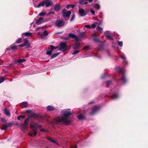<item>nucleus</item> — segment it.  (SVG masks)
I'll list each match as a JSON object with an SVG mask.
<instances>
[{"label":"nucleus","instance_id":"nucleus-15","mask_svg":"<svg viewBox=\"0 0 148 148\" xmlns=\"http://www.w3.org/2000/svg\"><path fill=\"white\" fill-rule=\"evenodd\" d=\"M4 114L6 116H10V112L9 110L7 108H5L4 110Z\"/></svg>","mask_w":148,"mask_h":148},{"label":"nucleus","instance_id":"nucleus-37","mask_svg":"<svg viewBox=\"0 0 148 148\" xmlns=\"http://www.w3.org/2000/svg\"><path fill=\"white\" fill-rule=\"evenodd\" d=\"M1 121L4 123H6L7 122L5 118H2L1 119Z\"/></svg>","mask_w":148,"mask_h":148},{"label":"nucleus","instance_id":"nucleus-6","mask_svg":"<svg viewBox=\"0 0 148 148\" xmlns=\"http://www.w3.org/2000/svg\"><path fill=\"white\" fill-rule=\"evenodd\" d=\"M59 50L60 51H64L67 49V46L64 42H61L59 45Z\"/></svg>","mask_w":148,"mask_h":148},{"label":"nucleus","instance_id":"nucleus-31","mask_svg":"<svg viewBox=\"0 0 148 148\" xmlns=\"http://www.w3.org/2000/svg\"><path fill=\"white\" fill-rule=\"evenodd\" d=\"M60 8V4H57L54 7V9H59Z\"/></svg>","mask_w":148,"mask_h":148},{"label":"nucleus","instance_id":"nucleus-34","mask_svg":"<svg viewBox=\"0 0 148 148\" xmlns=\"http://www.w3.org/2000/svg\"><path fill=\"white\" fill-rule=\"evenodd\" d=\"M106 37L107 38H108L110 40H113V39L112 37L110 35H106Z\"/></svg>","mask_w":148,"mask_h":148},{"label":"nucleus","instance_id":"nucleus-13","mask_svg":"<svg viewBox=\"0 0 148 148\" xmlns=\"http://www.w3.org/2000/svg\"><path fill=\"white\" fill-rule=\"evenodd\" d=\"M43 18L42 17H40L36 21V23L37 25H39L43 22Z\"/></svg>","mask_w":148,"mask_h":148},{"label":"nucleus","instance_id":"nucleus-26","mask_svg":"<svg viewBox=\"0 0 148 148\" xmlns=\"http://www.w3.org/2000/svg\"><path fill=\"white\" fill-rule=\"evenodd\" d=\"M8 127L6 125H3L2 127H1L0 128L2 130H6L8 129Z\"/></svg>","mask_w":148,"mask_h":148},{"label":"nucleus","instance_id":"nucleus-53","mask_svg":"<svg viewBox=\"0 0 148 148\" xmlns=\"http://www.w3.org/2000/svg\"><path fill=\"white\" fill-rule=\"evenodd\" d=\"M19 46L20 47H23L24 46H26V45L24 43L23 44H21L19 45Z\"/></svg>","mask_w":148,"mask_h":148},{"label":"nucleus","instance_id":"nucleus-4","mask_svg":"<svg viewBox=\"0 0 148 148\" xmlns=\"http://www.w3.org/2000/svg\"><path fill=\"white\" fill-rule=\"evenodd\" d=\"M29 118H27L25 121L24 124H21L20 125L21 129L23 130L24 133L27 132V125L28 124Z\"/></svg>","mask_w":148,"mask_h":148},{"label":"nucleus","instance_id":"nucleus-21","mask_svg":"<svg viewBox=\"0 0 148 148\" xmlns=\"http://www.w3.org/2000/svg\"><path fill=\"white\" fill-rule=\"evenodd\" d=\"M80 42H76L75 44L73 46V49H75L77 48L78 47L80 46Z\"/></svg>","mask_w":148,"mask_h":148},{"label":"nucleus","instance_id":"nucleus-63","mask_svg":"<svg viewBox=\"0 0 148 148\" xmlns=\"http://www.w3.org/2000/svg\"><path fill=\"white\" fill-rule=\"evenodd\" d=\"M57 10V12H58V10Z\"/></svg>","mask_w":148,"mask_h":148},{"label":"nucleus","instance_id":"nucleus-24","mask_svg":"<svg viewBox=\"0 0 148 148\" xmlns=\"http://www.w3.org/2000/svg\"><path fill=\"white\" fill-rule=\"evenodd\" d=\"M75 7V5H74L70 4V5H67L66 6V8L67 9H69L71 8L73 9Z\"/></svg>","mask_w":148,"mask_h":148},{"label":"nucleus","instance_id":"nucleus-45","mask_svg":"<svg viewBox=\"0 0 148 148\" xmlns=\"http://www.w3.org/2000/svg\"><path fill=\"white\" fill-rule=\"evenodd\" d=\"M21 38H19L16 41V43H19L21 42Z\"/></svg>","mask_w":148,"mask_h":148},{"label":"nucleus","instance_id":"nucleus-20","mask_svg":"<svg viewBox=\"0 0 148 148\" xmlns=\"http://www.w3.org/2000/svg\"><path fill=\"white\" fill-rule=\"evenodd\" d=\"M25 59H19L15 61V63L16 64H19L21 62H23L25 61Z\"/></svg>","mask_w":148,"mask_h":148},{"label":"nucleus","instance_id":"nucleus-25","mask_svg":"<svg viewBox=\"0 0 148 148\" xmlns=\"http://www.w3.org/2000/svg\"><path fill=\"white\" fill-rule=\"evenodd\" d=\"M78 118L80 120H83L84 119V116L82 114H80L77 116Z\"/></svg>","mask_w":148,"mask_h":148},{"label":"nucleus","instance_id":"nucleus-14","mask_svg":"<svg viewBox=\"0 0 148 148\" xmlns=\"http://www.w3.org/2000/svg\"><path fill=\"white\" fill-rule=\"evenodd\" d=\"M79 12L80 14V16H85L87 14L84 10H79Z\"/></svg>","mask_w":148,"mask_h":148},{"label":"nucleus","instance_id":"nucleus-57","mask_svg":"<svg viewBox=\"0 0 148 148\" xmlns=\"http://www.w3.org/2000/svg\"><path fill=\"white\" fill-rule=\"evenodd\" d=\"M28 135L30 136H33V135L31 133H28Z\"/></svg>","mask_w":148,"mask_h":148},{"label":"nucleus","instance_id":"nucleus-47","mask_svg":"<svg viewBox=\"0 0 148 148\" xmlns=\"http://www.w3.org/2000/svg\"><path fill=\"white\" fill-rule=\"evenodd\" d=\"M119 45L121 47H122L123 46V42L122 41H118Z\"/></svg>","mask_w":148,"mask_h":148},{"label":"nucleus","instance_id":"nucleus-60","mask_svg":"<svg viewBox=\"0 0 148 148\" xmlns=\"http://www.w3.org/2000/svg\"><path fill=\"white\" fill-rule=\"evenodd\" d=\"M72 148H77V147L75 145L74 147H72Z\"/></svg>","mask_w":148,"mask_h":148},{"label":"nucleus","instance_id":"nucleus-23","mask_svg":"<svg viewBox=\"0 0 148 148\" xmlns=\"http://www.w3.org/2000/svg\"><path fill=\"white\" fill-rule=\"evenodd\" d=\"M119 95L118 94H114L112 95L111 96V97L113 99H116L119 97Z\"/></svg>","mask_w":148,"mask_h":148},{"label":"nucleus","instance_id":"nucleus-33","mask_svg":"<svg viewBox=\"0 0 148 148\" xmlns=\"http://www.w3.org/2000/svg\"><path fill=\"white\" fill-rule=\"evenodd\" d=\"M47 139L48 140H50L51 142H53L54 143H56V144L58 145V144L57 143H56V142L55 141L53 140L51 138H47Z\"/></svg>","mask_w":148,"mask_h":148},{"label":"nucleus","instance_id":"nucleus-40","mask_svg":"<svg viewBox=\"0 0 148 148\" xmlns=\"http://www.w3.org/2000/svg\"><path fill=\"white\" fill-rule=\"evenodd\" d=\"M112 83L111 81H107L106 82V84L107 86L110 85Z\"/></svg>","mask_w":148,"mask_h":148},{"label":"nucleus","instance_id":"nucleus-42","mask_svg":"<svg viewBox=\"0 0 148 148\" xmlns=\"http://www.w3.org/2000/svg\"><path fill=\"white\" fill-rule=\"evenodd\" d=\"M13 124V123H7L6 125L8 127H11Z\"/></svg>","mask_w":148,"mask_h":148},{"label":"nucleus","instance_id":"nucleus-44","mask_svg":"<svg viewBox=\"0 0 148 148\" xmlns=\"http://www.w3.org/2000/svg\"><path fill=\"white\" fill-rule=\"evenodd\" d=\"M84 27L87 28L88 29H90V28H91V26L89 25H86Z\"/></svg>","mask_w":148,"mask_h":148},{"label":"nucleus","instance_id":"nucleus-3","mask_svg":"<svg viewBox=\"0 0 148 148\" xmlns=\"http://www.w3.org/2000/svg\"><path fill=\"white\" fill-rule=\"evenodd\" d=\"M71 13V11H67V10H63L62 11V16L65 20L69 19Z\"/></svg>","mask_w":148,"mask_h":148},{"label":"nucleus","instance_id":"nucleus-41","mask_svg":"<svg viewBox=\"0 0 148 148\" xmlns=\"http://www.w3.org/2000/svg\"><path fill=\"white\" fill-rule=\"evenodd\" d=\"M94 36H95V38H94L93 39V40L96 41H98V39L97 38V36L96 35V34H95Z\"/></svg>","mask_w":148,"mask_h":148},{"label":"nucleus","instance_id":"nucleus-9","mask_svg":"<svg viewBox=\"0 0 148 148\" xmlns=\"http://www.w3.org/2000/svg\"><path fill=\"white\" fill-rule=\"evenodd\" d=\"M100 108L98 106H94L92 108V112L90 113L91 115H92L97 112L99 109Z\"/></svg>","mask_w":148,"mask_h":148},{"label":"nucleus","instance_id":"nucleus-32","mask_svg":"<svg viewBox=\"0 0 148 148\" xmlns=\"http://www.w3.org/2000/svg\"><path fill=\"white\" fill-rule=\"evenodd\" d=\"M120 57H121L122 59H124L125 60V61H124V63L125 64H127V61L125 60L126 59V57L124 55H122V56H120Z\"/></svg>","mask_w":148,"mask_h":148},{"label":"nucleus","instance_id":"nucleus-30","mask_svg":"<svg viewBox=\"0 0 148 148\" xmlns=\"http://www.w3.org/2000/svg\"><path fill=\"white\" fill-rule=\"evenodd\" d=\"M11 49L12 50H15L17 49V46L16 45H12L10 47Z\"/></svg>","mask_w":148,"mask_h":148},{"label":"nucleus","instance_id":"nucleus-51","mask_svg":"<svg viewBox=\"0 0 148 148\" xmlns=\"http://www.w3.org/2000/svg\"><path fill=\"white\" fill-rule=\"evenodd\" d=\"M100 8V5L99 4H97V5L96 7V8L97 9H99Z\"/></svg>","mask_w":148,"mask_h":148},{"label":"nucleus","instance_id":"nucleus-29","mask_svg":"<svg viewBox=\"0 0 148 148\" xmlns=\"http://www.w3.org/2000/svg\"><path fill=\"white\" fill-rule=\"evenodd\" d=\"M23 34L26 36H31L32 34V33L29 32H26L22 34V35Z\"/></svg>","mask_w":148,"mask_h":148},{"label":"nucleus","instance_id":"nucleus-62","mask_svg":"<svg viewBox=\"0 0 148 148\" xmlns=\"http://www.w3.org/2000/svg\"><path fill=\"white\" fill-rule=\"evenodd\" d=\"M79 9L82 10V9H82V8H80Z\"/></svg>","mask_w":148,"mask_h":148},{"label":"nucleus","instance_id":"nucleus-10","mask_svg":"<svg viewBox=\"0 0 148 148\" xmlns=\"http://www.w3.org/2000/svg\"><path fill=\"white\" fill-rule=\"evenodd\" d=\"M51 49L47 52L46 53V54L49 56H51L52 54V52L53 51L56 49L57 48V47H55L53 46V45H51L50 46Z\"/></svg>","mask_w":148,"mask_h":148},{"label":"nucleus","instance_id":"nucleus-52","mask_svg":"<svg viewBox=\"0 0 148 148\" xmlns=\"http://www.w3.org/2000/svg\"><path fill=\"white\" fill-rule=\"evenodd\" d=\"M89 47L88 46H86L85 47H84V48L85 49L88 50L89 49Z\"/></svg>","mask_w":148,"mask_h":148},{"label":"nucleus","instance_id":"nucleus-1","mask_svg":"<svg viewBox=\"0 0 148 148\" xmlns=\"http://www.w3.org/2000/svg\"><path fill=\"white\" fill-rule=\"evenodd\" d=\"M61 114L63 116H58L55 118L56 121L58 122H62L65 125L70 123L71 120L69 119V117L71 114L70 109H64L61 112Z\"/></svg>","mask_w":148,"mask_h":148},{"label":"nucleus","instance_id":"nucleus-27","mask_svg":"<svg viewBox=\"0 0 148 148\" xmlns=\"http://www.w3.org/2000/svg\"><path fill=\"white\" fill-rule=\"evenodd\" d=\"M59 54H60V53H56L53 54L51 56V58L53 59V58H55L56 56H57Z\"/></svg>","mask_w":148,"mask_h":148},{"label":"nucleus","instance_id":"nucleus-39","mask_svg":"<svg viewBox=\"0 0 148 148\" xmlns=\"http://www.w3.org/2000/svg\"><path fill=\"white\" fill-rule=\"evenodd\" d=\"M80 51L79 50H75L72 53V55H74L78 53Z\"/></svg>","mask_w":148,"mask_h":148},{"label":"nucleus","instance_id":"nucleus-7","mask_svg":"<svg viewBox=\"0 0 148 148\" xmlns=\"http://www.w3.org/2000/svg\"><path fill=\"white\" fill-rule=\"evenodd\" d=\"M26 113L29 114V116L30 117H34L36 118L39 117V116L36 113H34L31 110H27L26 111Z\"/></svg>","mask_w":148,"mask_h":148},{"label":"nucleus","instance_id":"nucleus-56","mask_svg":"<svg viewBox=\"0 0 148 148\" xmlns=\"http://www.w3.org/2000/svg\"><path fill=\"white\" fill-rule=\"evenodd\" d=\"M110 33V31H106L105 32V34H109Z\"/></svg>","mask_w":148,"mask_h":148},{"label":"nucleus","instance_id":"nucleus-43","mask_svg":"<svg viewBox=\"0 0 148 148\" xmlns=\"http://www.w3.org/2000/svg\"><path fill=\"white\" fill-rule=\"evenodd\" d=\"M4 80V77H2L0 78V83H2Z\"/></svg>","mask_w":148,"mask_h":148},{"label":"nucleus","instance_id":"nucleus-50","mask_svg":"<svg viewBox=\"0 0 148 148\" xmlns=\"http://www.w3.org/2000/svg\"><path fill=\"white\" fill-rule=\"evenodd\" d=\"M97 29L98 30H102V28L99 27H98Z\"/></svg>","mask_w":148,"mask_h":148},{"label":"nucleus","instance_id":"nucleus-58","mask_svg":"<svg viewBox=\"0 0 148 148\" xmlns=\"http://www.w3.org/2000/svg\"><path fill=\"white\" fill-rule=\"evenodd\" d=\"M93 0H87V2H88V1L89 2H92Z\"/></svg>","mask_w":148,"mask_h":148},{"label":"nucleus","instance_id":"nucleus-5","mask_svg":"<svg viewBox=\"0 0 148 148\" xmlns=\"http://www.w3.org/2000/svg\"><path fill=\"white\" fill-rule=\"evenodd\" d=\"M119 73L123 75V76L121 79H119V80H121L123 84L125 83L127 80L125 76L124 75L125 73V69L123 68H121L120 70Z\"/></svg>","mask_w":148,"mask_h":148},{"label":"nucleus","instance_id":"nucleus-59","mask_svg":"<svg viewBox=\"0 0 148 148\" xmlns=\"http://www.w3.org/2000/svg\"><path fill=\"white\" fill-rule=\"evenodd\" d=\"M93 101H92L91 102H89V104H90V103H93Z\"/></svg>","mask_w":148,"mask_h":148},{"label":"nucleus","instance_id":"nucleus-64","mask_svg":"<svg viewBox=\"0 0 148 148\" xmlns=\"http://www.w3.org/2000/svg\"><path fill=\"white\" fill-rule=\"evenodd\" d=\"M39 28V29H41V28L40 27H39V28Z\"/></svg>","mask_w":148,"mask_h":148},{"label":"nucleus","instance_id":"nucleus-36","mask_svg":"<svg viewBox=\"0 0 148 148\" xmlns=\"http://www.w3.org/2000/svg\"><path fill=\"white\" fill-rule=\"evenodd\" d=\"M84 33L82 32L80 33L79 34V36L82 38H84Z\"/></svg>","mask_w":148,"mask_h":148},{"label":"nucleus","instance_id":"nucleus-19","mask_svg":"<svg viewBox=\"0 0 148 148\" xmlns=\"http://www.w3.org/2000/svg\"><path fill=\"white\" fill-rule=\"evenodd\" d=\"M88 3L87 0H80L79 1V3L80 5H83Z\"/></svg>","mask_w":148,"mask_h":148},{"label":"nucleus","instance_id":"nucleus-12","mask_svg":"<svg viewBox=\"0 0 148 148\" xmlns=\"http://www.w3.org/2000/svg\"><path fill=\"white\" fill-rule=\"evenodd\" d=\"M21 106L22 108H26L28 106V104L27 102L25 101L21 104Z\"/></svg>","mask_w":148,"mask_h":148},{"label":"nucleus","instance_id":"nucleus-22","mask_svg":"<svg viewBox=\"0 0 148 148\" xmlns=\"http://www.w3.org/2000/svg\"><path fill=\"white\" fill-rule=\"evenodd\" d=\"M47 111H51L53 110H54V108L52 106H49L47 107Z\"/></svg>","mask_w":148,"mask_h":148},{"label":"nucleus","instance_id":"nucleus-18","mask_svg":"<svg viewBox=\"0 0 148 148\" xmlns=\"http://www.w3.org/2000/svg\"><path fill=\"white\" fill-rule=\"evenodd\" d=\"M101 24L100 23H99L97 22H95L93 24H92L91 25V28H95L96 26H97Z\"/></svg>","mask_w":148,"mask_h":148},{"label":"nucleus","instance_id":"nucleus-28","mask_svg":"<svg viewBox=\"0 0 148 148\" xmlns=\"http://www.w3.org/2000/svg\"><path fill=\"white\" fill-rule=\"evenodd\" d=\"M69 36L73 38H75L76 37V36L73 33H70L69 34Z\"/></svg>","mask_w":148,"mask_h":148},{"label":"nucleus","instance_id":"nucleus-16","mask_svg":"<svg viewBox=\"0 0 148 148\" xmlns=\"http://www.w3.org/2000/svg\"><path fill=\"white\" fill-rule=\"evenodd\" d=\"M24 44L26 45V46L27 48H29L30 47V45L28 42V41L27 38L24 39Z\"/></svg>","mask_w":148,"mask_h":148},{"label":"nucleus","instance_id":"nucleus-35","mask_svg":"<svg viewBox=\"0 0 148 148\" xmlns=\"http://www.w3.org/2000/svg\"><path fill=\"white\" fill-rule=\"evenodd\" d=\"M25 118V116H24L20 115L18 117L17 119L18 120H20L21 118L24 119Z\"/></svg>","mask_w":148,"mask_h":148},{"label":"nucleus","instance_id":"nucleus-48","mask_svg":"<svg viewBox=\"0 0 148 148\" xmlns=\"http://www.w3.org/2000/svg\"><path fill=\"white\" fill-rule=\"evenodd\" d=\"M43 33L44 34L46 35H48L49 34L48 32L46 30H45Z\"/></svg>","mask_w":148,"mask_h":148},{"label":"nucleus","instance_id":"nucleus-49","mask_svg":"<svg viewBox=\"0 0 148 148\" xmlns=\"http://www.w3.org/2000/svg\"><path fill=\"white\" fill-rule=\"evenodd\" d=\"M40 130L41 131L43 132H47L46 129L44 128L41 129H40Z\"/></svg>","mask_w":148,"mask_h":148},{"label":"nucleus","instance_id":"nucleus-55","mask_svg":"<svg viewBox=\"0 0 148 148\" xmlns=\"http://www.w3.org/2000/svg\"><path fill=\"white\" fill-rule=\"evenodd\" d=\"M90 12L92 14H93L94 15L95 14V12L94 11V10H90Z\"/></svg>","mask_w":148,"mask_h":148},{"label":"nucleus","instance_id":"nucleus-17","mask_svg":"<svg viewBox=\"0 0 148 148\" xmlns=\"http://www.w3.org/2000/svg\"><path fill=\"white\" fill-rule=\"evenodd\" d=\"M45 2H44V0L43 1L40 2L38 5H36L35 7H37V8H39L41 7H43L45 6Z\"/></svg>","mask_w":148,"mask_h":148},{"label":"nucleus","instance_id":"nucleus-8","mask_svg":"<svg viewBox=\"0 0 148 148\" xmlns=\"http://www.w3.org/2000/svg\"><path fill=\"white\" fill-rule=\"evenodd\" d=\"M64 24V22L61 20H57L55 22V25L58 27H62Z\"/></svg>","mask_w":148,"mask_h":148},{"label":"nucleus","instance_id":"nucleus-61","mask_svg":"<svg viewBox=\"0 0 148 148\" xmlns=\"http://www.w3.org/2000/svg\"><path fill=\"white\" fill-rule=\"evenodd\" d=\"M40 118H42V116H40Z\"/></svg>","mask_w":148,"mask_h":148},{"label":"nucleus","instance_id":"nucleus-46","mask_svg":"<svg viewBox=\"0 0 148 148\" xmlns=\"http://www.w3.org/2000/svg\"><path fill=\"white\" fill-rule=\"evenodd\" d=\"M45 15V13L43 12H41L40 14H39L38 15L39 16H44Z\"/></svg>","mask_w":148,"mask_h":148},{"label":"nucleus","instance_id":"nucleus-11","mask_svg":"<svg viewBox=\"0 0 148 148\" xmlns=\"http://www.w3.org/2000/svg\"><path fill=\"white\" fill-rule=\"evenodd\" d=\"M44 2L46 7L51 6L53 4V2L50 0H44Z\"/></svg>","mask_w":148,"mask_h":148},{"label":"nucleus","instance_id":"nucleus-54","mask_svg":"<svg viewBox=\"0 0 148 148\" xmlns=\"http://www.w3.org/2000/svg\"><path fill=\"white\" fill-rule=\"evenodd\" d=\"M106 76H107L106 74H104L103 75L101 76V78H104Z\"/></svg>","mask_w":148,"mask_h":148},{"label":"nucleus","instance_id":"nucleus-38","mask_svg":"<svg viewBox=\"0 0 148 148\" xmlns=\"http://www.w3.org/2000/svg\"><path fill=\"white\" fill-rule=\"evenodd\" d=\"M75 18V16L74 14H72V17H71V18L70 19V21H73V20Z\"/></svg>","mask_w":148,"mask_h":148},{"label":"nucleus","instance_id":"nucleus-2","mask_svg":"<svg viewBox=\"0 0 148 148\" xmlns=\"http://www.w3.org/2000/svg\"><path fill=\"white\" fill-rule=\"evenodd\" d=\"M31 128L32 129L33 132H34V136H36L37 134V127L41 128L42 125L36 122L32 121L30 123Z\"/></svg>","mask_w":148,"mask_h":148}]
</instances>
